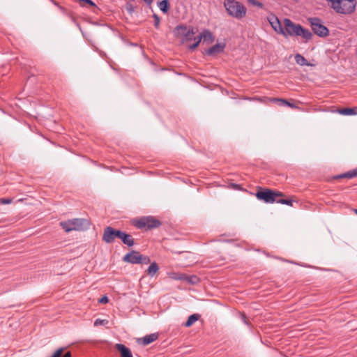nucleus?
<instances>
[{
	"instance_id": "nucleus-14",
	"label": "nucleus",
	"mask_w": 357,
	"mask_h": 357,
	"mask_svg": "<svg viewBox=\"0 0 357 357\" xmlns=\"http://www.w3.org/2000/svg\"><path fill=\"white\" fill-rule=\"evenodd\" d=\"M158 337V335L157 333H151L147 335L139 340V342L142 343L143 345H148L154 341H155Z\"/></svg>"
},
{
	"instance_id": "nucleus-29",
	"label": "nucleus",
	"mask_w": 357,
	"mask_h": 357,
	"mask_svg": "<svg viewBox=\"0 0 357 357\" xmlns=\"http://www.w3.org/2000/svg\"><path fill=\"white\" fill-rule=\"evenodd\" d=\"M13 202L12 198H1L0 204H10Z\"/></svg>"
},
{
	"instance_id": "nucleus-45",
	"label": "nucleus",
	"mask_w": 357,
	"mask_h": 357,
	"mask_svg": "<svg viewBox=\"0 0 357 357\" xmlns=\"http://www.w3.org/2000/svg\"><path fill=\"white\" fill-rule=\"evenodd\" d=\"M355 169V171L357 172V167H356V169Z\"/></svg>"
},
{
	"instance_id": "nucleus-10",
	"label": "nucleus",
	"mask_w": 357,
	"mask_h": 357,
	"mask_svg": "<svg viewBox=\"0 0 357 357\" xmlns=\"http://www.w3.org/2000/svg\"><path fill=\"white\" fill-rule=\"evenodd\" d=\"M268 20L275 31L280 34H284V28L277 16L272 15L268 17Z\"/></svg>"
},
{
	"instance_id": "nucleus-31",
	"label": "nucleus",
	"mask_w": 357,
	"mask_h": 357,
	"mask_svg": "<svg viewBox=\"0 0 357 357\" xmlns=\"http://www.w3.org/2000/svg\"><path fill=\"white\" fill-rule=\"evenodd\" d=\"M105 322H107V321L105 319H97L94 321V326H98L100 325H103V324H105Z\"/></svg>"
},
{
	"instance_id": "nucleus-17",
	"label": "nucleus",
	"mask_w": 357,
	"mask_h": 357,
	"mask_svg": "<svg viewBox=\"0 0 357 357\" xmlns=\"http://www.w3.org/2000/svg\"><path fill=\"white\" fill-rule=\"evenodd\" d=\"M199 36L203 43H211L214 40L212 33L208 29H204Z\"/></svg>"
},
{
	"instance_id": "nucleus-30",
	"label": "nucleus",
	"mask_w": 357,
	"mask_h": 357,
	"mask_svg": "<svg viewBox=\"0 0 357 357\" xmlns=\"http://www.w3.org/2000/svg\"><path fill=\"white\" fill-rule=\"evenodd\" d=\"M248 1L253 6H257L260 8H263V3L256 0H248Z\"/></svg>"
},
{
	"instance_id": "nucleus-15",
	"label": "nucleus",
	"mask_w": 357,
	"mask_h": 357,
	"mask_svg": "<svg viewBox=\"0 0 357 357\" xmlns=\"http://www.w3.org/2000/svg\"><path fill=\"white\" fill-rule=\"evenodd\" d=\"M119 239L123 243V244L131 247L134 245V239L131 235L126 234L124 231H121Z\"/></svg>"
},
{
	"instance_id": "nucleus-19",
	"label": "nucleus",
	"mask_w": 357,
	"mask_h": 357,
	"mask_svg": "<svg viewBox=\"0 0 357 357\" xmlns=\"http://www.w3.org/2000/svg\"><path fill=\"white\" fill-rule=\"evenodd\" d=\"M195 32L193 27H189V30L185 33V35L181 38L182 43L192 40L194 38Z\"/></svg>"
},
{
	"instance_id": "nucleus-24",
	"label": "nucleus",
	"mask_w": 357,
	"mask_h": 357,
	"mask_svg": "<svg viewBox=\"0 0 357 357\" xmlns=\"http://www.w3.org/2000/svg\"><path fill=\"white\" fill-rule=\"evenodd\" d=\"M158 7L162 13H167L169 7L168 0H162L160 2H159Z\"/></svg>"
},
{
	"instance_id": "nucleus-16",
	"label": "nucleus",
	"mask_w": 357,
	"mask_h": 357,
	"mask_svg": "<svg viewBox=\"0 0 357 357\" xmlns=\"http://www.w3.org/2000/svg\"><path fill=\"white\" fill-rule=\"evenodd\" d=\"M189 30V27L185 25L180 24L176 26L174 30V33L176 37L182 38L185 33Z\"/></svg>"
},
{
	"instance_id": "nucleus-4",
	"label": "nucleus",
	"mask_w": 357,
	"mask_h": 357,
	"mask_svg": "<svg viewBox=\"0 0 357 357\" xmlns=\"http://www.w3.org/2000/svg\"><path fill=\"white\" fill-rule=\"evenodd\" d=\"M61 228L66 232L73 230H83L88 228L89 223L88 220L82 218H74L60 222Z\"/></svg>"
},
{
	"instance_id": "nucleus-38",
	"label": "nucleus",
	"mask_w": 357,
	"mask_h": 357,
	"mask_svg": "<svg viewBox=\"0 0 357 357\" xmlns=\"http://www.w3.org/2000/svg\"><path fill=\"white\" fill-rule=\"evenodd\" d=\"M241 318H242V320H243V323H244L245 324L248 325V321H247V318H246V317H245V314H241Z\"/></svg>"
},
{
	"instance_id": "nucleus-7",
	"label": "nucleus",
	"mask_w": 357,
	"mask_h": 357,
	"mask_svg": "<svg viewBox=\"0 0 357 357\" xmlns=\"http://www.w3.org/2000/svg\"><path fill=\"white\" fill-rule=\"evenodd\" d=\"M314 33L319 37H326L329 35L328 29L321 24V20L318 17H310L307 19Z\"/></svg>"
},
{
	"instance_id": "nucleus-36",
	"label": "nucleus",
	"mask_w": 357,
	"mask_h": 357,
	"mask_svg": "<svg viewBox=\"0 0 357 357\" xmlns=\"http://www.w3.org/2000/svg\"><path fill=\"white\" fill-rule=\"evenodd\" d=\"M194 40H195V43H197V45H199V44L200 43L201 40H202V37H200V36H198L197 37H195V38H193Z\"/></svg>"
},
{
	"instance_id": "nucleus-1",
	"label": "nucleus",
	"mask_w": 357,
	"mask_h": 357,
	"mask_svg": "<svg viewBox=\"0 0 357 357\" xmlns=\"http://www.w3.org/2000/svg\"><path fill=\"white\" fill-rule=\"evenodd\" d=\"M284 36H301L306 41L312 39V33L306 29H304L301 25L294 23L291 20L285 18L284 20Z\"/></svg>"
},
{
	"instance_id": "nucleus-43",
	"label": "nucleus",
	"mask_w": 357,
	"mask_h": 357,
	"mask_svg": "<svg viewBox=\"0 0 357 357\" xmlns=\"http://www.w3.org/2000/svg\"><path fill=\"white\" fill-rule=\"evenodd\" d=\"M355 169V171L357 172V167H356V169Z\"/></svg>"
},
{
	"instance_id": "nucleus-5",
	"label": "nucleus",
	"mask_w": 357,
	"mask_h": 357,
	"mask_svg": "<svg viewBox=\"0 0 357 357\" xmlns=\"http://www.w3.org/2000/svg\"><path fill=\"white\" fill-rule=\"evenodd\" d=\"M123 261L132 264H148L151 261L148 256L142 255L136 250H132L127 253L123 257Z\"/></svg>"
},
{
	"instance_id": "nucleus-18",
	"label": "nucleus",
	"mask_w": 357,
	"mask_h": 357,
	"mask_svg": "<svg viewBox=\"0 0 357 357\" xmlns=\"http://www.w3.org/2000/svg\"><path fill=\"white\" fill-rule=\"evenodd\" d=\"M357 176V172L355 171V169H352L351 171H349L346 173L341 174L339 175L335 176L334 178L335 179L339 178H352Z\"/></svg>"
},
{
	"instance_id": "nucleus-34",
	"label": "nucleus",
	"mask_w": 357,
	"mask_h": 357,
	"mask_svg": "<svg viewBox=\"0 0 357 357\" xmlns=\"http://www.w3.org/2000/svg\"><path fill=\"white\" fill-rule=\"evenodd\" d=\"M109 299L107 298V296H102L100 300H99V303H107L108 302Z\"/></svg>"
},
{
	"instance_id": "nucleus-26",
	"label": "nucleus",
	"mask_w": 357,
	"mask_h": 357,
	"mask_svg": "<svg viewBox=\"0 0 357 357\" xmlns=\"http://www.w3.org/2000/svg\"><path fill=\"white\" fill-rule=\"evenodd\" d=\"M188 283L191 284H197L199 282V278L195 275H187V279L185 280Z\"/></svg>"
},
{
	"instance_id": "nucleus-8",
	"label": "nucleus",
	"mask_w": 357,
	"mask_h": 357,
	"mask_svg": "<svg viewBox=\"0 0 357 357\" xmlns=\"http://www.w3.org/2000/svg\"><path fill=\"white\" fill-rule=\"evenodd\" d=\"M161 225V222L153 217H144L137 220L135 225L139 229H151L157 228Z\"/></svg>"
},
{
	"instance_id": "nucleus-37",
	"label": "nucleus",
	"mask_w": 357,
	"mask_h": 357,
	"mask_svg": "<svg viewBox=\"0 0 357 357\" xmlns=\"http://www.w3.org/2000/svg\"><path fill=\"white\" fill-rule=\"evenodd\" d=\"M198 47L197 43H194L193 44L190 45L189 46V50H194Z\"/></svg>"
},
{
	"instance_id": "nucleus-9",
	"label": "nucleus",
	"mask_w": 357,
	"mask_h": 357,
	"mask_svg": "<svg viewBox=\"0 0 357 357\" xmlns=\"http://www.w3.org/2000/svg\"><path fill=\"white\" fill-rule=\"evenodd\" d=\"M121 230L115 229L112 227H107L104 229L102 234V241L107 243H112L116 238H119L121 234Z\"/></svg>"
},
{
	"instance_id": "nucleus-28",
	"label": "nucleus",
	"mask_w": 357,
	"mask_h": 357,
	"mask_svg": "<svg viewBox=\"0 0 357 357\" xmlns=\"http://www.w3.org/2000/svg\"><path fill=\"white\" fill-rule=\"evenodd\" d=\"M153 17L154 19V26L156 29H158L160 26V17L157 14H153Z\"/></svg>"
},
{
	"instance_id": "nucleus-13",
	"label": "nucleus",
	"mask_w": 357,
	"mask_h": 357,
	"mask_svg": "<svg viewBox=\"0 0 357 357\" xmlns=\"http://www.w3.org/2000/svg\"><path fill=\"white\" fill-rule=\"evenodd\" d=\"M115 348L120 352L121 357H133L130 349L122 344H116Z\"/></svg>"
},
{
	"instance_id": "nucleus-27",
	"label": "nucleus",
	"mask_w": 357,
	"mask_h": 357,
	"mask_svg": "<svg viewBox=\"0 0 357 357\" xmlns=\"http://www.w3.org/2000/svg\"><path fill=\"white\" fill-rule=\"evenodd\" d=\"M294 201L291 199H278L276 203L292 206Z\"/></svg>"
},
{
	"instance_id": "nucleus-2",
	"label": "nucleus",
	"mask_w": 357,
	"mask_h": 357,
	"mask_svg": "<svg viewBox=\"0 0 357 357\" xmlns=\"http://www.w3.org/2000/svg\"><path fill=\"white\" fill-rule=\"evenodd\" d=\"M224 6L228 14L236 19L241 20L246 15V8L236 0L225 1Z\"/></svg>"
},
{
	"instance_id": "nucleus-21",
	"label": "nucleus",
	"mask_w": 357,
	"mask_h": 357,
	"mask_svg": "<svg viewBox=\"0 0 357 357\" xmlns=\"http://www.w3.org/2000/svg\"><path fill=\"white\" fill-rule=\"evenodd\" d=\"M158 270H159V266H158V264L156 262H153L149 266V268L147 269V273L151 277H153L158 271Z\"/></svg>"
},
{
	"instance_id": "nucleus-25",
	"label": "nucleus",
	"mask_w": 357,
	"mask_h": 357,
	"mask_svg": "<svg viewBox=\"0 0 357 357\" xmlns=\"http://www.w3.org/2000/svg\"><path fill=\"white\" fill-rule=\"evenodd\" d=\"M338 112L342 115H354L356 114L355 108H344L340 109Z\"/></svg>"
},
{
	"instance_id": "nucleus-12",
	"label": "nucleus",
	"mask_w": 357,
	"mask_h": 357,
	"mask_svg": "<svg viewBox=\"0 0 357 357\" xmlns=\"http://www.w3.org/2000/svg\"><path fill=\"white\" fill-rule=\"evenodd\" d=\"M225 48V43H217L206 51L207 55L211 56L221 53Z\"/></svg>"
},
{
	"instance_id": "nucleus-40",
	"label": "nucleus",
	"mask_w": 357,
	"mask_h": 357,
	"mask_svg": "<svg viewBox=\"0 0 357 357\" xmlns=\"http://www.w3.org/2000/svg\"><path fill=\"white\" fill-rule=\"evenodd\" d=\"M50 1H51L52 2V3H53L54 5H55L56 6H57V7H58V6H59V4L56 1H54V0H50Z\"/></svg>"
},
{
	"instance_id": "nucleus-22",
	"label": "nucleus",
	"mask_w": 357,
	"mask_h": 357,
	"mask_svg": "<svg viewBox=\"0 0 357 357\" xmlns=\"http://www.w3.org/2000/svg\"><path fill=\"white\" fill-rule=\"evenodd\" d=\"M295 61L296 63L302 66L310 65L307 60L300 54H296L295 55Z\"/></svg>"
},
{
	"instance_id": "nucleus-44",
	"label": "nucleus",
	"mask_w": 357,
	"mask_h": 357,
	"mask_svg": "<svg viewBox=\"0 0 357 357\" xmlns=\"http://www.w3.org/2000/svg\"><path fill=\"white\" fill-rule=\"evenodd\" d=\"M355 169V171L357 172V167H356V169Z\"/></svg>"
},
{
	"instance_id": "nucleus-32",
	"label": "nucleus",
	"mask_w": 357,
	"mask_h": 357,
	"mask_svg": "<svg viewBox=\"0 0 357 357\" xmlns=\"http://www.w3.org/2000/svg\"><path fill=\"white\" fill-rule=\"evenodd\" d=\"M174 278L176 279V280H179L185 281L186 279H187V275H185V274H179L177 277H175Z\"/></svg>"
},
{
	"instance_id": "nucleus-23",
	"label": "nucleus",
	"mask_w": 357,
	"mask_h": 357,
	"mask_svg": "<svg viewBox=\"0 0 357 357\" xmlns=\"http://www.w3.org/2000/svg\"><path fill=\"white\" fill-rule=\"evenodd\" d=\"M63 348L58 349L52 356V357H71V353L70 351L66 352L63 356Z\"/></svg>"
},
{
	"instance_id": "nucleus-41",
	"label": "nucleus",
	"mask_w": 357,
	"mask_h": 357,
	"mask_svg": "<svg viewBox=\"0 0 357 357\" xmlns=\"http://www.w3.org/2000/svg\"><path fill=\"white\" fill-rule=\"evenodd\" d=\"M145 2H146L147 3H151L152 0H144Z\"/></svg>"
},
{
	"instance_id": "nucleus-35",
	"label": "nucleus",
	"mask_w": 357,
	"mask_h": 357,
	"mask_svg": "<svg viewBox=\"0 0 357 357\" xmlns=\"http://www.w3.org/2000/svg\"><path fill=\"white\" fill-rule=\"evenodd\" d=\"M194 40H195V43H197V45H199V44L200 43L201 40H202V37H200V36H198L197 37H195V38H193Z\"/></svg>"
},
{
	"instance_id": "nucleus-3",
	"label": "nucleus",
	"mask_w": 357,
	"mask_h": 357,
	"mask_svg": "<svg viewBox=\"0 0 357 357\" xmlns=\"http://www.w3.org/2000/svg\"><path fill=\"white\" fill-rule=\"evenodd\" d=\"M356 0H337L332 8L338 14L351 15L354 13Z\"/></svg>"
},
{
	"instance_id": "nucleus-20",
	"label": "nucleus",
	"mask_w": 357,
	"mask_h": 357,
	"mask_svg": "<svg viewBox=\"0 0 357 357\" xmlns=\"http://www.w3.org/2000/svg\"><path fill=\"white\" fill-rule=\"evenodd\" d=\"M200 318V315L199 314H191L188 320L186 321V322L185 323V327H190L193 324H195L199 319Z\"/></svg>"
},
{
	"instance_id": "nucleus-42",
	"label": "nucleus",
	"mask_w": 357,
	"mask_h": 357,
	"mask_svg": "<svg viewBox=\"0 0 357 357\" xmlns=\"http://www.w3.org/2000/svg\"><path fill=\"white\" fill-rule=\"evenodd\" d=\"M355 211V213L357 214V209H355V211Z\"/></svg>"
},
{
	"instance_id": "nucleus-39",
	"label": "nucleus",
	"mask_w": 357,
	"mask_h": 357,
	"mask_svg": "<svg viewBox=\"0 0 357 357\" xmlns=\"http://www.w3.org/2000/svg\"><path fill=\"white\" fill-rule=\"evenodd\" d=\"M58 8H59V9L61 12H63V13H66V8H63V6H60V5H59V6H58Z\"/></svg>"
},
{
	"instance_id": "nucleus-33",
	"label": "nucleus",
	"mask_w": 357,
	"mask_h": 357,
	"mask_svg": "<svg viewBox=\"0 0 357 357\" xmlns=\"http://www.w3.org/2000/svg\"><path fill=\"white\" fill-rule=\"evenodd\" d=\"M285 102L286 103H284V106H288V107H289L291 108H296L297 107L295 104L289 102L287 100H285Z\"/></svg>"
},
{
	"instance_id": "nucleus-11",
	"label": "nucleus",
	"mask_w": 357,
	"mask_h": 357,
	"mask_svg": "<svg viewBox=\"0 0 357 357\" xmlns=\"http://www.w3.org/2000/svg\"><path fill=\"white\" fill-rule=\"evenodd\" d=\"M253 100H256L261 102L267 103L268 102H274L278 104L280 106H284V103L285 102V99L278 98H268V97H255Z\"/></svg>"
},
{
	"instance_id": "nucleus-6",
	"label": "nucleus",
	"mask_w": 357,
	"mask_h": 357,
	"mask_svg": "<svg viewBox=\"0 0 357 357\" xmlns=\"http://www.w3.org/2000/svg\"><path fill=\"white\" fill-rule=\"evenodd\" d=\"M284 196L283 193L272 190L270 189H264L257 192L256 197L259 200L264 201L265 203H274L276 202L278 197Z\"/></svg>"
}]
</instances>
